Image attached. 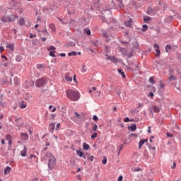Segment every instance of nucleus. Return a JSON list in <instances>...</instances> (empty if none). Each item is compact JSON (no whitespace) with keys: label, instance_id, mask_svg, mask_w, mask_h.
<instances>
[{"label":"nucleus","instance_id":"obj_1","mask_svg":"<svg viewBox=\"0 0 181 181\" xmlns=\"http://www.w3.org/2000/svg\"><path fill=\"white\" fill-rule=\"evenodd\" d=\"M44 159L48 161L49 169H54L56 166V158L50 152H47L44 156Z\"/></svg>","mask_w":181,"mask_h":181},{"label":"nucleus","instance_id":"obj_2","mask_svg":"<svg viewBox=\"0 0 181 181\" xmlns=\"http://www.w3.org/2000/svg\"><path fill=\"white\" fill-rule=\"evenodd\" d=\"M66 96L71 101H78V100H80V93L71 89L66 90Z\"/></svg>","mask_w":181,"mask_h":181},{"label":"nucleus","instance_id":"obj_3","mask_svg":"<svg viewBox=\"0 0 181 181\" xmlns=\"http://www.w3.org/2000/svg\"><path fill=\"white\" fill-rule=\"evenodd\" d=\"M16 19H18V16L16 15L4 16L1 18V22H15Z\"/></svg>","mask_w":181,"mask_h":181},{"label":"nucleus","instance_id":"obj_4","mask_svg":"<svg viewBox=\"0 0 181 181\" xmlns=\"http://www.w3.org/2000/svg\"><path fill=\"white\" fill-rule=\"evenodd\" d=\"M46 83H47V80L46 79V78H41L37 80L35 86L36 87H43V86H45Z\"/></svg>","mask_w":181,"mask_h":181},{"label":"nucleus","instance_id":"obj_5","mask_svg":"<svg viewBox=\"0 0 181 181\" xmlns=\"http://www.w3.org/2000/svg\"><path fill=\"white\" fill-rule=\"evenodd\" d=\"M73 72H67L64 75V78L69 83H71L73 81Z\"/></svg>","mask_w":181,"mask_h":181},{"label":"nucleus","instance_id":"obj_6","mask_svg":"<svg viewBox=\"0 0 181 181\" xmlns=\"http://www.w3.org/2000/svg\"><path fill=\"white\" fill-rule=\"evenodd\" d=\"M150 111H153L156 114H158V112H160V107H158L156 105H153L150 107Z\"/></svg>","mask_w":181,"mask_h":181},{"label":"nucleus","instance_id":"obj_7","mask_svg":"<svg viewBox=\"0 0 181 181\" xmlns=\"http://www.w3.org/2000/svg\"><path fill=\"white\" fill-rule=\"evenodd\" d=\"M21 141H28L29 139V134L26 133H21L20 135Z\"/></svg>","mask_w":181,"mask_h":181},{"label":"nucleus","instance_id":"obj_8","mask_svg":"<svg viewBox=\"0 0 181 181\" xmlns=\"http://www.w3.org/2000/svg\"><path fill=\"white\" fill-rule=\"evenodd\" d=\"M106 59L107 60H110V62H112V63H117L118 62L115 57L110 56L108 54H106Z\"/></svg>","mask_w":181,"mask_h":181},{"label":"nucleus","instance_id":"obj_9","mask_svg":"<svg viewBox=\"0 0 181 181\" xmlns=\"http://www.w3.org/2000/svg\"><path fill=\"white\" fill-rule=\"evenodd\" d=\"M6 49H8V52L12 53L15 51V45L13 44H7Z\"/></svg>","mask_w":181,"mask_h":181},{"label":"nucleus","instance_id":"obj_10","mask_svg":"<svg viewBox=\"0 0 181 181\" xmlns=\"http://www.w3.org/2000/svg\"><path fill=\"white\" fill-rule=\"evenodd\" d=\"M35 86V83L33 81H25V83L24 84L25 88H30V87H33Z\"/></svg>","mask_w":181,"mask_h":181},{"label":"nucleus","instance_id":"obj_11","mask_svg":"<svg viewBox=\"0 0 181 181\" xmlns=\"http://www.w3.org/2000/svg\"><path fill=\"white\" fill-rule=\"evenodd\" d=\"M13 81L14 86H21V79H19V78L17 76L14 77Z\"/></svg>","mask_w":181,"mask_h":181},{"label":"nucleus","instance_id":"obj_12","mask_svg":"<svg viewBox=\"0 0 181 181\" xmlns=\"http://www.w3.org/2000/svg\"><path fill=\"white\" fill-rule=\"evenodd\" d=\"M27 153H28V148H26V146H25L24 149L21 152V156L25 157L26 156Z\"/></svg>","mask_w":181,"mask_h":181},{"label":"nucleus","instance_id":"obj_13","mask_svg":"<svg viewBox=\"0 0 181 181\" xmlns=\"http://www.w3.org/2000/svg\"><path fill=\"white\" fill-rule=\"evenodd\" d=\"M124 25L128 26V28H131V26H132V20L129 18V20L126 21L124 22Z\"/></svg>","mask_w":181,"mask_h":181},{"label":"nucleus","instance_id":"obj_14","mask_svg":"<svg viewBox=\"0 0 181 181\" xmlns=\"http://www.w3.org/2000/svg\"><path fill=\"white\" fill-rule=\"evenodd\" d=\"M154 47L156 49V52L157 53L156 56L158 57L160 54V50H159V45H158V44H155Z\"/></svg>","mask_w":181,"mask_h":181},{"label":"nucleus","instance_id":"obj_15","mask_svg":"<svg viewBox=\"0 0 181 181\" xmlns=\"http://www.w3.org/2000/svg\"><path fill=\"white\" fill-rule=\"evenodd\" d=\"M145 142H148L147 139H141V140L139 142V149H141V148H142V146L144 145V144H145Z\"/></svg>","mask_w":181,"mask_h":181},{"label":"nucleus","instance_id":"obj_16","mask_svg":"<svg viewBox=\"0 0 181 181\" xmlns=\"http://www.w3.org/2000/svg\"><path fill=\"white\" fill-rule=\"evenodd\" d=\"M11 170H12V168H11V167H6L4 169V175H8V173H11Z\"/></svg>","mask_w":181,"mask_h":181},{"label":"nucleus","instance_id":"obj_17","mask_svg":"<svg viewBox=\"0 0 181 181\" xmlns=\"http://www.w3.org/2000/svg\"><path fill=\"white\" fill-rule=\"evenodd\" d=\"M19 26H23L25 25V18H20L18 21Z\"/></svg>","mask_w":181,"mask_h":181},{"label":"nucleus","instance_id":"obj_18","mask_svg":"<svg viewBox=\"0 0 181 181\" xmlns=\"http://www.w3.org/2000/svg\"><path fill=\"white\" fill-rule=\"evenodd\" d=\"M152 19V18H151V17H149V16H144V22L145 23H148V22H149V21H151Z\"/></svg>","mask_w":181,"mask_h":181},{"label":"nucleus","instance_id":"obj_19","mask_svg":"<svg viewBox=\"0 0 181 181\" xmlns=\"http://www.w3.org/2000/svg\"><path fill=\"white\" fill-rule=\"evenodd\" d=\"M83 145V149H85V151H88V149H90V145L87 144V143L84 142Z\"/></svg>","mask_w":181,"mask_h":181},{"label":"nucleus","instance_id":"obj_20","mask_svg":"<svg viewBox=\"0 0 181 181\" xmlns=\"http://www.w3.org/2000/svg\"><path fill=\"white\" fill-rule=\"evenodd\" d=\"M150 151H151L153 155H155L156 153V147H152L149 146Z\"/></svg>","mask_w":181,"mask_h":181},{"label":"nucleus","instance_id":"obj_21","mask_svg":"<svg viewBox=\"0 0 181 181\" xmlns=\"http://www.w3.org/2000/svg\"><path fill=\"white\" fill-rule=\"evenodd\" d=\"M76 155H78V156H80V158H83L84 153L80 150H76Z\"/></svg>","mask_w":181,"mask_h":181},{"label":"nucleus","instance_id":"obj_22","mask_svg":"<svg viewBox=\"0 0 181 181\" xmlns=\"http://www.w3.org/2000/svg\"><path fill=\"white\" fill-rule=\"evenodd\" d=\"M37 69H45V64H37Z\"/></svg>","mask_w":181,"mask_h":181},{"label":"nucleus","instance_id":"obj_23","mask_svg":"<svg viewBox=\"0 0 181 181\" xmlns=\"http://www.w3.org/2000/svg\"><path fill=\"white\" fill-rule=\"evenodd\" d=\"M117 4H119V8H124V4H122V0H116Z\"/></svg>","mask_w":181,"mask_h":181},{"label":"nucleus","instance_id":"obj_24","mask_svg":"<svg viewBox=\"0 0 181 181\" xmlns=\"http://www.w3.org/2000/svg\"><path fill=\"white\" fill-rule=\"evenodd\" d=\"M118 73L121 74L123 78H125V73L124 71H122V69H118Z\"/></svg>","mask_w":181,"mask_h":181},{"label":"nucleus","instance_id":"obj_25","mask_svg":"<svg viewBox=\"0 0 181 181\" xmlns=\"http://www.w3.org/2000/svg\"><path fill=\"white\" fill-rule=\"evenodd\" d=\"M130 129H131V131H136V124H133L130 127Z\"/></svg>","mask_w":181,"mask_h":181},{"label":"nucleus","instance_id":"obj_26","mask_svg":"<svg viewBox=\"0 0 181 181\" xmlns=\"http://www.w3.org/2000/svg\"><path fill=\"white\" fill-rule=\"evenodd\" d=\"M153 12V9H152V8L151 7H148L147 8V14L148 15H151V13H152Z\"/></svg>","mask_w":181,"mask_h":181},{"label":"nucleus","instance_id":"obj_27","mask_svg":"<svg viewBox=\"0 0 181 181\" xmlns=\"http://www.w3.org/2000/svg\"><path fill=\"white\" fill-rule=\"evenodd\" d=\"M169 50H172V46L169 45H167L165 46V51H166V53H168V52H169Z\"/></svg>","mask_w":181,"mask_h":181},{"label":"nucleus","instance_id":"obj_28","mask_svg":"<svg viewBox=\"0 0 181 181\" xmlns=\"http://www.w3.org/2000/svg\"><path fill=\"white\" fill-rule=\"evenodd\" d=\"M168 80L169 81H175V80H176V76L172 75L171 76L169 77Z\"/></svg>","mask_w":181,"mask_h":181},{"label":"nucleus","instance_id":"obj_29","mask_svg":"<svg viewBox=\"0 0 181 181\" xmlns=\"http://www.w3.org/2000/svg\"><path fill=\"white\" fill-rule=\"evenodd\" d=\"M84 33L88 35V36H90L91 35V31L89 29H85Z\"/></svg>","mask_w":181,"mask_h":181},{"label":"nucleus","instance_id":"obj_30","mask_svg":"<svg viewBox=\"0 0 181 181\" xmlns=\"http://www.w3.org/2000/svg\"><path fill=\"white\" fill-rule=\"evenodd\" d=\"M142 32H146L148 30V25H144L141 29Z\"/></svg>","mask_w":181,"mask_h":181},{"label":"nucleus","instance_id":"obj_31","mask_svg":"<svg viewBox=\"0 0 181 181\" xmlns=\"http://www.w3.org/2000/svg\"><path fill=\"white\" fill-rule=\"evenodd\" d=\"M68 56H77V52L73 51V52H69V53L68 54Z\"/></svg>","mask_w":181,"mask_h":181},{"label":"nucleus","instance_id":"obj_32","mask_svg":"<svg viewBox=\"0 0 181 181\" xmlns=\"http://www.w3.org/2000/svg\"><path fill=\"white\" fill-rule=\"evenodd\" d=\"M6 141H11V140H12V136H11V135H9V134H7V135L6 136Z\"/></svg>","mask_w":181,"mask_h":181},{"label":"nucleus","instance_id":"obj_33","mask_svg":"<svg viewBox=\"0 0 181 181\" xmlns=\"http://www.w3.org/2000/svg\"><path fill=\"white\" fill-rule=\"evenodd\" d=\"M148 81L151 84H155V79H153V77H151Z\"/></svg>","mask_w":181,"mask_h":181},{"label":"nucleus","instance_id":"obj_34","mask_svg":"<svg viewBox=\"0 0 181 181\" xmlns=\"http://www.w3.org/2000/svg\"><path fill=\"white\" fill-rule=\"evenodd\" d=\"M54 53H56V51L50 52L49 56H51L52 57H56V55L54 54Z\"/></svg>","mask_w":181,"mask_h":181},{"label":"nucleus","instance_id":"obj_35","mask_svg":"<svg viewBox=\"0 0 181 181\" xmlns=\"http://www.w3.org/2000/svg\"><path fill=\"white\" fill-rule=\"evenodd\" d=\"M6 83H8V80L6 78H4L1 81V84H6Z\"/></svg>","mask_w":181,"mask_h":181},{"label":"nucleus","instance_id":"obj_36","mask_svg":"<svg viewBox=\"0 0 181 181\" xmlns=\"http://www.w3.org/2000/svg\"><path fill=\"white\" fill-rule=\"evenodd\" d=\"M102 163H103V165H107V158H106V157H104V158H103V161H102Z\"/></svg>","mask_w":181,"mask_h":181},{"label":"nucleus","instance_id":"obj_37","mask_svg":"<svg viewBox=\"0 0 181 181\" xmlns=\"http://www.w3.org/2000/svg\"><path fill=\"white\" fill-rule=\"evenodd\" d=\"M104 37H106V40H105L106 42H110V37H108V35L105 34Z\"/></svg>","mask_w":181,"mask_h":181},{"label":"nucleus","instance_id":"obj_38","mask_svg":"<svg viewBox=\"0 0 181 181\" xmlns=\"http://www.w3.org/2000/svg\"><path fill=\"white\" fill-rule=\"evenodd\" d=\"M91 138H92V139H94V138H97V132L93 133L91 135Z\"/></svg>","mask_w":181,"mask_h":181},{"label":"nucleus","instance_id":"obj_39","mask_svg":"<svg viewBox=\"0 0 181 181\" xmlns=\"http://www.w3.org/2000/svg\"><path fill=\"white\" fill-rule=\"evenodd\" d=\"M20 107L22 110H23L24 108L26 107V105L23 104V103H21L20 104Z\"/></svg>","mask_w":181,"mask_h":181},{"label":"nucleus","instance_id":"obj_40","mask_svg":"<svg viewBox=\"0 0 181 181\" xmlns=\"http://www.w3.org/2000/svg\"><path fill=\"white\" fill-rule=\"evenodd\" d=\"M88 160H90V162H93V160H94V156H90L89 158H88Z\"/></svg>","mask_w":181,"mask_h":181},{"label":"nucleus","instance_id":"obj_41","mask_svg":"<svg viewBox=\"0 0 181 181\" xmlns=\"http://www.w3.org/2000/svg\"><path fill=\"white\" fill-rule=\"evenodd\" d=\"M49 28L52 29V30H54V24H50L49 25Z\"/></svg>","mask_w":181,"mask_h":181},{"label":"nucleus","instance_id":"obj_42","mask_svg":"<svg viewBox=\"0 0 181 181\" xmlns=\"http://www.w3.org/2000/svg\"><path fill=\"white\" fill-rule=\"evenodd\" d=\"M97 128H98V126H97V124H94L93 127L92 128L93 131H97Z\"/></svg>","mask_w":181,"mask_h":181},{"label":"nucleus","instance_id":"obj_43","mask_svg":"<svg viewBox=\"0 0 181 181\" xmlns=\"http://www.w3.org/2000/svg\"><path fill=\"white\" fill-rule=\"evenodd\" d=\"M48 50H56V47H54V46L52 45L48 48Z\"/></svg>","mask_w":181,"mask_h":181},{"label":"nucleus","instance_id":"obj_44","mask_svg":"<svg viewBox=\"0 0 181 181\" xmlns=\"http://www.w3.org/2000/svg\"><path fill=\"white\" fill-rule=\"evenodd\" d=\"M33 37H36V34H32V33H30V39H33Z\"/></svg>","mask_w":181,"mask_h":181},{"label":"nucleus","instance_id":"obj_45","mask_svg":"<svg viewBox=\"0 0 181 181\" xmlns=\"http://www.w3.org/2000/svg\"><path fill=\"white\" fill-rule=\"evenodd\" d=\"M93 119H94V121H98V117H97V115H93Z\"/></svg>","mask_w":181,"mask_h":181},{"label":"nucleus","instance_id":"obj_46","mask_svg":"<svg viewBox=\"0 0 181 181\" xmlns=\"http://www.w3.org/2000/svg\"><path fill=\"white\" fill-rule=\"evenodd\" d=\"M49 128H51V129L53 131L54 129V124H49Z\"/></svg>","mask_w":181,"mask_h":181},{"label":"nucleus","instance_id":"obj_47","mask_svg":"<svg viewBox=\"0 0 181 181\" xmlns=\"http://www.w3.org/2000/svg\"><path fill=\"white\" fill-rule=\"evenodd\" d=\"M144 106V103H138L137 104V108H141V107Z\"/></svg>","mask_w":181,"mask_h":181},{"label":"nucleus","instance_id":"obj_48","mask_svg":"<svg viewBox=\"0 0 181 181\" xmlns=\"http://www.w3.org/2000/svg\"><path fill=\"white\" fill-rule=\"evenodd\" d=\"M75 117H76V118L80 119V115L78 113H77V112H75Z\"/></svg>","mask_w":181,"mask_h":181},{"label":"nucleus","instance_id":"obj_49","mask_svg":"<svg viewBox=\"0 0 181 181\" xmlns=\"http://www.w3.org/2000/svg\"><path fill=\"white\" fill-rule=\"evenodd\" d=\"M4 50H5L4 47L3 46H0V53H2V52H4Z\"/></svg>","mask_w":181,"mask_h":181},{"label":"nucleus","instance_id":"obj_50","mask_svg":"<svg viewBox=\"0 0 181 181\" xmlns=\"http://www.w3.org/2000/svg\"><path fill=\"white\" fill-rule=\"evenodd\" d=\"M122 179H124V177H122V175H120L118 177V181H122Z\"/></svg>","mask_w":181,"mask_h":181},{"label":"nucleus","instance_id":"obj_51","mask_svg":"<svg viewBox=\"0 0 181 181\" xmlns=\"http://www.w3.org/2000/svg\"><path fill=\"white\" fill-rule=\"evenodd\" d=\"M171 168H172V169H175V168H176V163H175V162L173 163V166L171 167Z\"/></svg>","mask_w":181,"mask_h":181},{"label":"nucleus","instance_id":"obj_52","mask_svg":"<svg viewBox=\"0 0 181 181\" xmlns=\"http://www.w3.org/2000/svg\"><path fill=\"white\" fill-rule=\"evenodd\" d=\"M96 95H98V97H100V95H101V91H97Z\"/></svg>","mask_w":181,"mask_h":181},{"label":"nucleus","instance_id":"obj_53","mask_svg":"<svg viewBox=\"0 0 181 181\" xmlns=\"http://www.w3.org/2000/svg\"><path fill=\"white\" fill-rule=\"evenodd\" d=\"M43 33H45V35H49V32H47V29L46 28L43 30Z\"/></svg>","mask_w":181,"mask_h":181},{"label":"nucleus","instance_id":"obj_54","mask_svg":"<svg viewBox=\"0 0 181 181\" xmlns=\"http://www.w3.org/2000/svg\"><path fill=\"white\" fill-rule=\"evenodd\" d=\"M124 122H129V117H126L124 119Z\"/></svg>","mask_w":181,"mask_h":181},{"label":"nucleus","instance_id":"obj_55","mask_svg":"<svg viewBox=\"0 0 181 181\" xmlns=\"http://www.w3.org/2000/svg\"><path fill=\"white\" fill-rule=\"evenodd\" d=\"M82 71L83 73H86L87 71V70H86V66H83Z\"/></svg>","mask_w":181,"mask_h":181},{"label":"nucleus","instance_id":"obj_56","mask_svg":"<svg viewBox=\"0 0 181 181\" xmlns=\"http://www.w3.org/2000/svg\"><path fill=\"white\" fill-rule=\"evenodd\" d=\"M60 56H61V57H66V54H64V53H61V54H60Z\"/></svg>","mask_w":181,"mask_h":181},{"label":"nucleus","instance_id":"obj_57","mask_svg":"<svg viewBox=\"0 0 181 181\" xmlns=\"http://www.w3.org/2000/svg\"><path fill=\"white\" fill-rule=\"evenodd\" d=\"M139 170H141V168H139L134 169V172H139Z\"/></svg>","mask_w":181,"mask_h":181},{"label":"nucleus","instance_id":"obj_58","mask_svg":"<svg viewBox=\"0 0 181 181\" xmlns=\"http://www.w3.org/2000/svg\"><path fill=\"white\" fill-rule=\"evenodd\" d=\"M160 86L161 88H164L165 84L160 83Z\"/></svg>","mask_w":181,"mask_h":181},{"label":"nucleus","instance_id":"obj_59","mask_svg":"<svg viewBox=\"0 0 181 181\" xmlns=\"http://www.w3.org/2000/svg\"><path fill=\"white\" fill-rule=\"evenodd\" d=\"M59 128H60V123H58L57 124V129H59Z\"/></svg>","mask_w":181,"mask_h":181},{"label":"nucleus","instance_id":"obj_60","mask_svg":"<svg viewBox=\"0 0 181 181\" xmlns=\"http://www.w3.org/2000/svg\"><path fill=\"white\" fill-rule=\"evenodd\" d=\"M167 136L170 137V138H172L173 135L172 134H170L169 133H167Z\"/></svg>","mask_w":181,"mask_h":181},{"label":"nucleus","instance_id":"obj_61","mask_svg":"<svg viewBox=\"0 0 181 181\" xmlns=\"http://www.w3.org/2000/svg\"><path fill=\"white\" fill-rule=\"evenodd\" d=\"M101 19H102L103 22H105V17L103 16V17H101Z\"/></svg>","mask_w":181,"mask_h":181},{"label":"nucleus","instance_id":"obj_62","mask_svg":"<svg viewBox=\"0 0 181 181\" xmlns=\"http://www.w3.org/2000/svg\"><path fill=\"white\" fill-rule=\"evenodd\" d=\"M41 40H42V42H46V38H45V37H41Z\"/></svg>","mask_w":181,"mask_h":181},{"label":"nucleus","instance_id":"obj_63","mask_svg":"<svg viewBox=\"0 0 181 181\" xmlns=\"http://www.w3.org/2000/svg\"><path fill=\"white\" fill-rule=\"evenodd\" d=\"M1 144H2V145H5V139L1 140Z\"/></svg>","mask_w":181,"mask_h":181},{"label":"nucleus","instance_id":"obj_64","mask_svg":"<svg viewBox=\"0 0 181 181\" xmlns=\"http://www.w3.org/2000/svg\"><path fill=\"white\" fill-rule=\"evenodd\" d=\"M149 95H150L151 97H153V93L152 92H150Z\"/></svg>","mask_w":181,"mask_h":181}]
</instances>
